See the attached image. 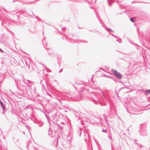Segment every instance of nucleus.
Masks as SVG:
<instances>
[{
    "label": "nucleus",
    "instance_id": "1",
    "mask_svg": "<svg viewBox=\"0 0 150 150\" xmlns=\"http://www.w3.org/2000/svg\"><path fill=\"white\" fill-rule=\"evenodd\" d=\"M112 71L113 74L118 79H121L122 78L121 74L117 71L115 70H112Z\"/></svg>",
    "mask_w": 150,
    "mask_h": 150
},
{
    "label": "nucleus",
    "instance_id": "4",
    "mask_svg": "<svg viewBox=\"0 0 150 150\" xmlns=\"http://www.w3.org/2000/svg\"><path fill=\"white\" fill-rule=\"evenodd\" d=\"M0 103H1V105L2 106V107L4 108V105H3V103L1 102H0Z\"/></svg>",
    "mask_w": 150,
    "mask_h": 150
},
{
    "label": "nucleus",
    "instance_id": "3",
    "mask_svg": "<svg viewBox=\"0 0 150 150\" xmlns=\"http://www.w3.org/2000/svg\"><path fill=\"white\" fill-rule=\"evenodd\" d=\"M145 91L148 94H150V90H146Z\"/></svg>",
    "mask_w": 150,
    "mask_h": 150
},
{
    "label": "nucleus",
    "instance_id": "2",
    "mask_svg": "<svg viewBox=\"0 0 150 150\" xmlns=\"http://www.w3.org/2000/svg\"><path fill=\"white\" fill-rule=\"evenodd\" d=\"M135 20V18L134 17L132 18H130V21L132 22H134V21Z\"/></svg>",
    "mask_w": 150,
    "mask_h": 150
}]
</instances>
